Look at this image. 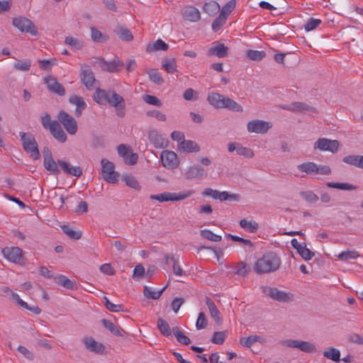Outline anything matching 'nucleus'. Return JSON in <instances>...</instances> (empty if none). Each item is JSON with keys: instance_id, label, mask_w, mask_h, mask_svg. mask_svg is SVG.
Instances as JSON below:
<instances>
[{"instance_id": "nucleus-1", "label": "nucleus", "mask_w": 363, "mask_h": 363, "mask_svg": "<svg viewBox=\"0 0 363 363\" xmlns=\"http://www.w3.org/2000/svg\"><path fill=\"white\" fill-rule=\"evenodd\" d=\"M281 265V259L273 252L264 254L254 264V270L258 274H268L277 271Z\"/></svg>"}, {"instance_id": "nucleus-2", "label": "nucleus", "mask_w": 363, "mask_h": 363, "mask_svg": "<svg viewBox=\"0 0 363 363\" xmlns=\"http://www.w3.org/2000/svg\"><path fill=\"white\" fill-rule=\"evenodd\" d=\"M207 100L208 103L218 109L228 108L235 112H242V107L235 101L218 93H210Z\"/></svg>"}, {"instance_id": "nucleus-3", "label": "nucleus", "mask_w": 363, "mask_h": 363, "mask_svg": "<svg viewBox=\"0 0 363 363\" xmlns=\"http://www.w3.org/2000/svg\"><path fill=\"white\" fill-rule=\"evenodd\" d=\"M297 169L304 172L308 175L315 176L320 175H330L332 172L330 167L325 164H318L313 162H306L300 164L297 166Z\"/></svg>"}, {"instance_id": "nucleus-4", "label": "nucleus", "mask_w": 363, "mask_h": 363, "mask_svg": "<svg viewBox=\"0 0 363 363\" xmlns=\"http://www.w3.org/2000/svg\"><path fill=\"white\" fill-rule=\"evenodd\" d=\"M194 194L193 190L184 191L179 193L164 191L158 194H152L150 199L159 202L179 201L184 200Z\"/></svg>"}, {"instance_id": "nucleus-5", "label": "nucleus", "mask_w": 363, "mask_h": 363, "mask_svg": "<svg viewBox=\"0 0 363 363\" xmlns=\"http://www.w3.org/2000/svg\"><path fill=\"white\" fill-rule=\"evenodd\" d=\"M19 135L22 140L24 150L28 153L33 160L38 159L40 157V152L34 137L29 133L23 132H20Z\"/></svg>"}, {"instance_id": "nucleus-6", "label": "nucleus", "mask_w": 363, "mask_h": 363, "mask_svg": "<svg viewBox=\"0 0 363 363\" xmlns=\"http://www.w3.org/2000/svg\"><path fill=\"white\" fill-rule=\"evenodd\" d=\"M101 175L103 179L108 183H116L119 178V174L114 170L115 165L106 159L101 160Z\"/></svg>"}, {"instance_id": "nucleus-7", "label": "nucleus", "mask_w": 363, "mask_h": 363, "mask_svg": "<svg viewBox=\"0 0 363 363\" xmlns=\"http://www.w3.org/2000/svg\"><path fill=\"white\" fill-rule=\"evenodd\" d=\"M204 196H210L214 199H218L220 201H238L240 199V196L237 194H230L228 191H219L211 188H206L202 192Z\"/></svg>"}, {"instance_id": "nucleus-8", "label": "nucleus", "mask_w": 363, "mask_h": 363, "mask_svg": "<svg viewBox=\"0 0 363 363\" xmlns=\"http://www.w3.org/2000/svg\"><path fill=\"white\" fill-rule=\"evenodd\" d=\"M13 25L21 32L29 33L33 36L38 34V29L34 23L26 17L18 16L13 18Z\"/></svg>"}, {"instance_id": "nucleus-9", "label": "nucleus", "mask_w": 363, "mask_h": 363, "mask_svg": "<svg viewBox=\"0 0 363 363\" xmlns=\"http://www.w3.org/2000/svg\"><path fill=\"white\" fill-rule=\"evenodd\" d=\"M57 118L59 123L63 125L69 135H74L77 133L78 130L77 122L72 116L64 111H60L58 113Z\"/></svg>"}, {"instance_id": "nucleus-10", "label": "nucleus", "mask_w": 363, "mask_h": 363, "mask_svg": "<svg viewBox=\"0 0 363 363\" xmlns=\"http://www.w3.org/2000/svg\"><path fill=\"white\" fill-rule=\"evenodd\" d=\"M262 291L272 299L279 302L289 303L294 300V295L276 288L263 287Z\"/></svg>"}, {"instance_id": "nucleus-11", "label": "nucleus", "mask_w": 363, "mask_h": 363, "mask_svg": "<svg viewBox=\"0 0 363 363\" xmlns=\"http://www.w3.org/2000/svg\"><path fill=\"white\" fill-rule=\"evenodd\" d=\"M4 257L13 263L23 265L25 263L23 250L18 247H6L2 250Z\"/></svg>"}, {"instance_id": "nucleus-12", "label": "nucleus", "mask_w": 363, "mask_h": 363, "mask_svg": "<svg viewBox=\"0 0 363 363\" xmlns=\"http://www.w3.org/2000/svg\"><path fill=\"white\" fill-rule=\"evenodd\" d=\"M281 344L284 346L296 348L307 353H314L317 350L314 344L307 341L285 340L281 342Z\"/></svg>"}, {"instance_id": "nucleus-13", "label": "nucleus", "mask_w": 363, "mask_h": 363, "mask_svg": "<svg viewBox=\"0 0 363 363\" xmlns=\"http://www.w3.org/2000/svg\"><path fill=\"white\" fill-rule=\"evenodd\" d=\"M340 145L338 140H331L326 138H319L313 145L314 150L320 151H328L332 153L336 152Z\"/></svg>"}, {"instance_id": "nucleus-14", "label": "nucleus", "mask_w": 363, "mask_h": 363, "mask_svg": "<svg viewBox=\"0 0 363 363\" xmlns=\"http://www.w3.org/2000/svg\"><path fill=\"white\" fill-rule=\"evenodd\" d=\"M111 96L108 101V104L115 108L116 114L123 118L125 114V103L123 97L115 91H111Z\"/></svg>"}, {"instance_id": "nucleus-15", "label": "nucleus", "mask_w": 363, "mask_h": 363, "mask_svg": "<svg viewBox=\"0 0 363 363\" xmlns=\"http://www.w3.org/2000/svg\"><path fill=\"white\" fill-rule=\"evenodd\" d=\"M160 160L163 167L168 169H174L179 164L177 155L173 151L163 150L160 155Z\"/></svg>"}, {"instance_id": "nucleus-16", "label": "nucleus", "mask_w": 363, "mask_h": 363, "mask_svg": "<svg viewBox=\"0 0 363 363\" xmlns=\"http://www.w3.org/2000/svg\"><path fill=\"white\" fill-rule=\"evenodd\" d=\"M272 125L269 122L260 120H253L248 122L247 129L250 133L264 134L267 133Z\"/></svg>"}, {"instance_id": "nucleus-17", "label": "nucleus", "mask_w": 363, "mask_h": 363, "mask_svg": "<svg viewBox=\"0 0 363 363\" xmlns=\"http://www.w3.org/2000/svg\"><path fill=\"white\" fill-rule=\"evenodd\" d=\"M228 150L230 152L236 151V154L245 158H252L255 156L254 151L249 147H244L240 143H229Z\"/></svg>"}, {"instance_id": "nucleus-18", "label": "nucleus", "mask_w": 363, "mask_h": 363, "mask_svg": "<svg viewBox=\"0 0 363 363\" xmlns=\"http://www.w3.org/2000/svg\"><path fill=\"white\" fill-rule=\"evenodd\" d=\"M43 165L44 167L53 174L57 175L60 174V169L58 167L57 161L55 162L52 156L51 152L48 150L43 151Z\"/></svg>"}, {"instance_id": "nucleus-19", "label": "nucleus", "mask_w": 363, "mask_h": 363, "mask_svg": "<svg viewBox=\"0 0 363 363\" xmlns=\"http://www.w3.org/2000/svg\"><path fill=\"white\" fill-rule=\"evenodd\" d=\"M81 79L88 89H93L96 82L94 74L89 65L82 67Z\"/></svg>"}, {"instance_id": "nucleus-20", "label": "nucleus", "mask_w": 363, "mask_h": 363, "mask_svg": "<svg viewBox=\"0 0 363 363\" xmlns=\"http://www.w3.org/2000/svg\"><path fill=\"white\" fill-rule=\"evenodd\" d=\"M147 137L150 142L156 148H164L167 145V140L155 129H151L147 133Z\"/></svg>"}, {"instance_id": "nucleus-21", "label": "nucleus", "mask_w": 363, "mask_h": 363, "mask_svg": "<svg viewBox=\"0 0 363 363\" xmlns=\"http://www.w3.org/2000/svg\"><path fill=\"white\" fill-rule=\"evenodd\" d=\"M99 65L103 70L108 72H117L121 70V67L123 66V62L118 58H115L111 62L101 60L99 62Z\"/></svg>"}, {"instance_id": "nucleus-22", "label": "nucleus", "mask_w": 363, "mask_h": 363, "mask_svg": "<svg viewBox=\"0 0 363 363\" xmlns=\"http://www.w3.org/2000/svg\"><path fill=\"white\" fill-rule=\"evenodd\" d=\"M82 342L84 344L85 347L90 352L96 354H102L104 352L105 347L91 337H86L83 338Z\"/></svg>"}, {"instance_id": "nucleus-23", "label": "nucleus", "mask_w": 363, "mask_h": 363, "mask_svg": "<svg viewBox=\"0 0 363 363\" xmlns=\"http://www.w3.org/2000/svg\"><path fill=\"white\" fill-rule=\"evenodd\" d=\"M57 164L61 169L67 174L79 177L82 174V171L79 166H72L68 162L58 160Z\"/></svg>"}, {"instance_id": "nucleus-24", "label": "nucleus", "mask_w": 363, "mask_h": 363, "mask_svg": "<svg viewBox=\"0 0 363 363\" xmlns=\"http://www.w3.org/2000/svg\"><path fill=\"white\" fill-rule=\"evenodd\" d=\"M45 83L47 84L48 89L60 96L65 94V90L63 86L60 84L57 80L52 77H48L45 78Z\"/></svg>"}, {"instance_id": "nucleus-25", "label": "nucleus", "mask_w": 363, "mask_h": 363, "mask_svg": "<svg viewBox=\"0 0 363 363\" xmlns=\"http://www.w3.org/2000/svg\"><path fill=\"white\" fill-rule=\"evenodd\" d=\"M52 136L59 142H66L67 137L60 123L57 121H53V124L49 130Z\"/></svg>"}, {"instance_id": "nucleus-26", "label": "nucleus", "mask_w": 363, "mask_h": 363, "mask_svg": "<svg viewBox=\"0 0 363 363\" xmlns=\"http://www.w3.org/2000/svg\"><path fill=\"white\" fill-rule=\"evenodd\" d=\"M178 147L183 152H196L200 150V147L196 142L185 139L179 143Z\"/></svg>"}, {"instance_id": "nucleus-27", "label": "nucleus", "mask_w": 363, "mask_h": 363, "mask_svg": "<svg viewBox=\"0 0 363 363\" xmlns=\"http://www.w3.org/2000/svg\"><path fill=\"white\" fill-rule=\"evenodd\" d=\"M184 174L187 179L201 178L205 175V170L199 165H193L186 169Z\"/></svg>"}, {"instance_id": "nucleus-28", "label": "nucleus", "mask_w": 363, "mask_h": 363, "mask_svg": "<svg viewBox=\"0 0 363 363\" xmlns=\"http://www.w3.org/2000/svg\"><path fill=\"white\" fill-rule=\"evenodd\" d=\"M111 91H107L104 89H97L94 94V100L100 105L108 104L111 96Z\"/></svg>"}, {"instance_id": "nucleus-29", "label": "nucleus", "mask_w": 363, "mask_h": 363, "mask_svg": "<svg viewBox=\"0 0 363 363\" xmlns=\"http://www.w3.org/2000/svg\"><path fill=\"white\" fill-rule=\"evenodd\" d=\"M228 48L224 44L217 43L208 50V55H216L219 58L225 57L228 55Z\"/></svg>"}, {"instance_id": "nucleus-30", "label": "nucleus", "mask_w": 363, "mask_h": 363, "mask_svg": "<svg viewBox=\"0 0 363 363\" xmlns=\"http://www.w3.org/2000/svg\"><path fill=\"white\" fill-rule=\"evenodd\" d=\"M69 101L70 104L76 106L75 108V115L77 116H81L82 111L85 109L86 104L82 97L78 96L77 95H74L70 96L69 99Z\"/></svg>"}, {"instance_id": "nucleus-31", "label": "nucleus", "mask_w": 363, "mask_h": 363, "mask_svg": "<svg viewBox=\"0 0 363 363\" xmlns=\"http://www.w3.org/2000/svg\"><path fill=\"white\" fill-rule=\"evenodd\" d=\"M183 16L186 20L191 22H196L201 19V13L199 10L192 6L185 9Z\"/></svg>"}, {"instance_id": "nucleus-32", "label": "nucleus", "mask_w": 363, "mask_h": 363, "mask_svg": "<svg viewBox=\"0 0 363 363\" xmlns=\"http://www.w3.org/2000/svg\"><path fill=\"white\" fill-rule=\"evenodd\" d=\"M54 281L59 285L64 286L67 289H77V284L74 281L69 279L65 276L58 274L54 277Z\"/></svg>"}, {"instance_id": "nucleus-33", "label": "nucleus", "mask_w": 363, "mask_h": 363, "mask_svg": "<svg viewBox=\"0 0 363 363\" xmlns=\"http://www.w3.org/2000/svg\"><path fill=\"white\" fill-rule=\"evenodd\" d=\"M12 298L18 303V305L19 306H21V308H26L30 311H32L33 313H34L36 315H38L41 313V309L37 306H29L28 304L25 302L24 301H23L19 295L18 294H16V293H13L12 294Z\"/></svg>"}, {"instance_id": "nucleus-34", "label": "nucleus", "mask_w": 363, "mask_h": 363, "mask_svg": "<svg viewBox=\"0 0 363 363\" xmlns=\"http://www.w3.org/2000/svg\"><path fill=\"white\" fill-rule=\"evenodd\" d=\"M206 303L208 308L211 317L215 320L217 324H220L221 318L220 317V311L216 307L214 302L210 298L206 297Z\"/></svg>"}, {"instance_id": "nucleus-35", "label": "nucleus", "mask_w": 363, "mask_h": 363, "mask_svg": "<svg viewBox=\"0 0 363 363\" xmlns=\"http://www.w3.org/2000/svg\"><path fill=\"white\" fill-rule=\"evenodd\" d=\"M335 257L342 262H348L351 259H357L359 257V253L355 250H347L335 255Z\"/></svg>"}, {"instance_id": "nucleus-36", "label": "nucleus", "mask_w": 363, "mask_h": 363, "mask_svg": "<svg viewBox=\"0 0 363 363\" xmlns=\"http://www.w3.org/2000/svg\"><path fill=\"white\" fill-rule=\"evenodd\" d=\"M102 323L104 328L111 332L113 335L116 336L123 335L124 330L119 326L116 325L111 320L104 319L102 320Z\"/></svg>"}, {"instance_id": "nucleus-37", "label": "nucleus", "mask_w": 363, "mask_h": 363, "mask_svg": "<svg viewBox=\"0 0 363 363\" xmlns=\"http://www.w3.org/2000/svg\"><path fill=\"white\" fill-rule=\"evenodd\" d=\"M203 10L209 16H214L220 10V6L218 2L210 1L203 5Z\"/></svg>"}, {"instance_id": "nucleus-38", "label": "nucleus", "mask_w": 363, "mask_h": 363, "mask_svg": "<svg viewBox=\"0 0 363 363\" xmlns=\"http://www.w3.org/2000/svg\"><path fill=\"white\" fill-rule=\"evenodd\" d=\"M162 67L167 73L173 74L177 71V60L175 58H166L163 60Z\"/></svg>"}, {"instance_id": "nucleus-39", "label": "nucleus", "mask_w": 363, "mask_h": 363, "mask_svg": "<svg viewBox=\"0 0 363 363\" xmlns=\"http://www.w3.org/2000/svg\"><path fill=\"white\" fill-rule=\"evenodd\" d=\"M240 225L242 228L250 233H255L259 228L258 223L255 220H248L247 219H242L240 221Z\"/></svg>"}, {"instance_id": "nucleus-40", "label": "nucleus", "mask_w": 363, "mask_h": 363, "mask_svg": "<svg viewBox=\"0 0 363 363\" xmlns=\"http://www.w3.org/2000/svg\"><path fill=\"white\" fill-rule=\"evenodd\" d=\"M240 342L242 345L246 347H250L254 343L257 342L263 343L264 342V339L261 336L254 335L247 337L241 338Z\"/></svg>"}, {"instance_id": "nucleus-41", "label": "nucleus", "mask_w": 363, "mask_h": 363, "mask_svg": "<svg viewBox=\"0 0 363 363\" xmlns=\"http://www.w3.org/2000/svg\"><path fill=\"white\" fill-rule=\"evenodd\" d=\"M323 356L335 362H339L340 361V352L339 350L330 347L327 350H325L323 353Z\"/></svg>"}, {"instance_id": "nucleus-42", "label": "nucleus", "mask_w": 363, "mask_h": 363, "mask_svg": "<svg viewBox=\"0 0 363 363\" xmlns=\"http://www.w3.org/2000/svg\"><path fill=\"white\" fill-rule=\"evenodd\" d=\"M325 185L329 188H333L343 191H352L357 188L356 186L348 183L327 182Z\"/></svg>"}, {"instance_id": "nucleus-43", "label": "nucleus", "mask_w": 363, "mask_h": 363, "mask_svg": "<svg viewBox=\"0 0 363 363\" xmlns=\"http://www.w3.org/2000/svg\"><path fill=\"white\" fill-rule=\"evenodd\" d=\"M167 286V285L164 286L160 291H153L151 288L145 286L144 287V295L147 298H152V299H155V300L159 299L160 298V296H162V293L164 292V291L166 289Z\"/></svg>"}, {"instance_id": "nucleus-44", "label": "nucleus", "mask_w": 363, "mask_h": 363, "mask_svg": "<svg viewBox=\"0 0 363 363\" xmlns=\"http://www.w3.org/2000/svg\"><path fill=\"white\" fill-rule=\"evenodd\" d=\"M250 269V267L247 263L240 262L235 265L234 273L237 275L245 277L249 273Z\"/></svg>"}, {"instance_id": "nucleus-45", "label": "nucleus", "mask_w": 363, "mask_h": 363, "mask_svg": "<svg viewBox=\"0 0 363 363\" xmlns=\"http://www.w3.org/2000/svg\"><path fill=\"white\" fill-rule=\"evenodd\" d=\"M172 333L180 344L188 345L191 343L190 339L184 333L180 331L178 327L172 328Z\"/></svg>"}, {"instance_id": "nucleus-46", "label": "nucleus", "mask_w": 363, "mask_h": 363, "mask_svg": "<svg viewBox=\"0 0 363 363\" xmlns=\"http://www.w3.org/2000/svg\"><path fill=\"white\" fill-rule=\"evenodd\" d=\"M118 36L123 40L131 41L133 39V35L130 30L123 26H120L116 30Z\"/></svg>"}, {"instance_id": "nucleus-47", "label": "nucleus", "mask_w": 363, "mask_h": 363, "mask_svg": "<svg viewBox=\"0 0 363 363\" xmlns=\"http://www.w3.org/2000/svg\"><path fill=\"white\" fill-rule=\"evenodd\" d=\"M168 45L162 40L158 39L153 44L149 45L147 47V51L152 52L155 50H167Z\"/></svg>"}, {"instance_id": "nucleus-48", "label": "nucleus", "mask_w": 363, "mask_h": 363, "mask_svg": "<svg viewBox=\"0 0 363 363\" xmlns=\"http://www.w3.org/2000/svg\"><path fill=\"white\" fill-rule=\"evenodd\" d=\"M157 328L160 330V333L164 336H169L172 334V330H171L170 327L168 323L162 318H159L157 320Z\"/></svg>"}, {"instance_id": "nucleus-49", "label": "nucleus", "mask_w": 363, "mask_h": 363, "mask_svg": "<svg viewBox=\"0 0 363 363\" xmlns=\"http://www.w3.org/2000/svg\"><path fill=\"white\" fill-rule=\"evenodd\" d=\"M65 44L70 46L72 48L75 50H81L83 47V43L82 40L72 36H68L65 40Z\"/></svg>"}, {"instance_id": "nucleus-50", "label": "nucleus", "mask_w": 363, "mask_h": 363, "mask_svg": "<svg viewBox=\"0 0 363 363\" xmlns=\"http://www.w3.org/2000/svg\"><path fill=\"white\" fill-rule=\"evenodd\" d=\"M147 73L150 79L156 84L160 85L164 82V79L162 77L161 74L157 69H150Z\"/></svg>"}, {"instance_id": "nucleus-51", "label": "nucleus", "mask_w": 363, "mask_h": 363, "mask_svg": "<svg viewBox=\"0 0 363 363\" xmlns=\"http://www.w3.org/2000/svg\"><path fill=\"white\" fill-rule=\"evenodd\" d=\"M62 231L70 238L79 240L82 237L80 231H76L69 225L62 226Z\"/></svg>"}, {"instance_id": "nucleus-52", "label": "nucleus", "mask_w": 363, "mask_h": 363, "mask_svg": "<svg viewBox=\"0 0 363 363\" xmlns=\"http://www.w3.org/2000/svg\"><path fill=\"white\" fill-rule=\"evenodd\" d=\"M235 4L236 3L235 0L229 1L223 6L220 15L228 18V16L230 15V13L235 9Z\"/></svg>"}, {"instance_id": "nucleus-53", "label": "nucleus", "mask_w": 363, "mask_h": 363, "mask_svg": "<svg viewBox=\"0 0 363 363\" xmlns=\"http://www.w3.org/2000/svg\"><path fill=\"white\" fill-rule=\"evenodd\" d=\"M200 234L203 238L211 241L220 242L222 240V237L220 235H216L207 229L201 230Z\"/></svg>"}, {"instance_id": "nucleus-54", "label": "nucleus", "mask_w": 363, "mask_h": 363, "mask_svg": "<svg viewBox=\"0 0 363 363\" xmlns=\"http://www.w3.org/2000/svg\"><path fill=\"white\" fill-rule=\"evenodd\" d=\"M247 56L251 60L259 61L266 56V53L264 51L249 50L247 51Z\"/></svg>"}, {"instance_id": "nucleus-55", "label": "nucleus", "mask_w": 363, "mask_h": 363, "mask_svg": "<svg viewBox=\"0 0 363 363\" xmlns=\"http://www.w3.org/2000/svg\"><path fill=\"white\" fill-rule=\"evenodd\" d=\"M300 195L302 199L311 203H314L318 200V196L312 191H301Z\"/></svg>"}, {"instance_id": "nucleus-56", "label": "nucleus", "mask_w": 363, "mask_h": 363, "mask_svg": "<svg viewBox=\"0 0 363 363\" xmlns=\"http://www.w3.org/2000/svg\"><path fill=\"white\" fill-rule=\"evenodd\" d=\"M226 21V18L219 14L218 16L212 23V30L214 32L218 31L225 24Z\"/></svg>"}, {"instance_id": "nucleus-57", "label": "nucleus", "mask_w": 363, "mask_h": 363, "mask_svg": "<svg viewBox=\"0 0 363 363\" xmlns=\"http://www.w3.org/2000/svg\"><path fill=\"white\" fill-rule=\"evenodd\" d=\"M31 66V62L30 60H24L22 61H18L13 64V67L19 71L26 72L28 71Z\"/></svg>"}, {"instance_id": "nucleus-58", "label": "nucleus", "mask_w": 363, "mask_h": 363, "mask_svg": "<svg viewBox=\"0 0 363 363\" xmlns=\"http://www.w3.org/2000/svg\"><path fill=\"white\" fill-rule=\"evenodd\" d=\"M125 184L136 190L140 189V185L136 179L132 175H127L123 177Z\"/></svg>"}, {"instance_id": "nucleus-59", "label": "nucleus", "mask_w": 363, "mask_h": 363, "mask_svg": "<svg viewBox=\"0 0 363 363\" xmlns=\"http://www.w3.org/2000/svg\"><path fill=\"white\" fill-rule=\"evenodd\" d=\"M172 262L173 263V273L176 276L182 277L186 275V272L182 269L181 265L179 264V258H172Z\"/></svg>"}, {"instance_id": "nucleus-60", "label": "nucleus", "mask_w": 363, "mask_h": 363, "mask_svg": "<svg viewBox=\"0 0 363 363\" xmlns=\"http://www.w3.org/2000/svg\"><path fill=\"white\" fill-rule=\"evenodd\" d=\"M321 20L314 18H309L304 25L306 31H311L315 29L320 23Z\"/></svg>"}, {"instance_id": "nucleus-61", "label": "nucleus", "mask_w": 363, "mask_h": 363, "mask_svg": "<svg viewBox=\"0 0 363 363\" xmlns=\"http://www.w3.org/2000/svg\"><path fill=\"white\" fill-rule=\"evenodd\" d=\"M298 253L305 260H311L315 255L313 252L307 248L305 243H303V247L298 252Z\"/></svg>"}, {"instance_id": "nucleus-62", "label": "nucleus", "mask_w": 363, "mask_h": 363, "mask_svg": "<svg viewBox=\"0 0 363 363\" xmlns=\"http://www.w3.org/2000/svg\"><path fill=\"white\" fill-rule=\"evenodd\" d=\"M289 110L293 111H313L314 108L308 106L307 104L301 103V102H295L290 105V107L289 108Z\"/></svg>"}, {"instance_id": "nucleus-63", "label": "nucleus", "mask_w": 363, "mask_h": 363, "mask_svg": "<svg viewBox=\"0 0 363 363\" xmlns=\"http://www.w3.org/2000/svg\"><path fill=\"white\" fill-rule=\"evenodd\" d=\"M104 302L106 308L111 312H119L123 311V306L121 304H114L111 302L108 298L104 297Z\"/></svg>"}, {"instance_id": "nucleus-64", "label": "nucleus", "mask_w": 363, "mask_h": 363, "mask_svg": "<svg viewBox=\"0 0 363 363\" xmlns=\"http://www.w3.org/2000/svg\"><path fill=\"white\" fill-rule=\"evenodd\" d=\"M143 100L145 103L151 104L157 107H161L162 105V101L156 96L152 95H145Z\"/></svg>"}]
</instances>
